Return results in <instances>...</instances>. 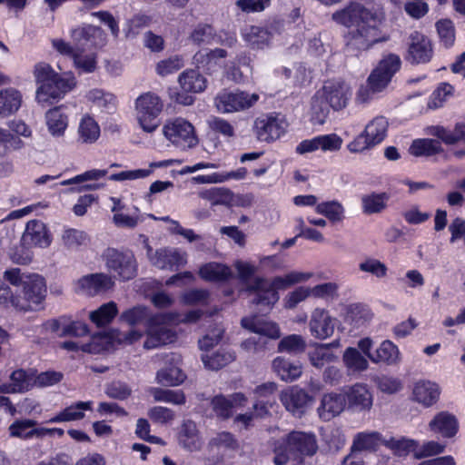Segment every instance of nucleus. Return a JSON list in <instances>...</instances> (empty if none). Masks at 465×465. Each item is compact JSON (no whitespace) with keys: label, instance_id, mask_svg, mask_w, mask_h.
I'll return each mask as SVG.
<instances>
[{"label":"nucleus","instance_id":"obj_34","mask_svg":"<svg viewBox=\"0 0 465 465\" xmlns=\"http://www.w3.org/2000/svg\"><path fill=\"white\" fill-rule=\"evenodd\" d=\"M272 369L285 381H292L302 374L301 364L291 362L282 357H277L273 360Z\"/></svg>","mask_w":465,"mask_h":465},{"label":"nucleus","instance_id":"obj_23","mask_svg":"<svg viewBox=\"0 0 465 465\" xmlns=\"http://www.w3.org/2000/svg\"><path fill=\"white\" fill-rule=\"evenodd\" d=\"M47 328L57 333L58 336H84L88 332V327L84 322L79 321H71L66 316H61L58 319L51 320L47 322Z\"/></svg>","mask_w":465,"mask_h":465},{"label":"nucleus","instance_id":"obj_49","mask_svg":"<svg viewBox=\"0 0 465 465\" xmlns=\"http://www.w3.org/2000/svg\"><path fill=\"white\" fill-rule=\"evenodd\" d=\"M384 445L391 449L395 455L406 456L411 452L414 455V452L418 447V441L406 438H401L400 440L391 438V440H386Z\"/></svg>","mask_w":465,"mask_h":465},{"label":"nucleus","instance_id":"obj_10","mask_svg":"<svg viewBox=\"0 0 465 465\" xmlns=\"http://www.w3.org/2000/svg\"><path fill=\"white\" fill-rule=\"evenodd\" d=\"M388 127L389 123L385 117L373 118L363 133L348 144V149L352 153H359L381 143L387 135Z\"/></svg>","mask_w":465,"mask_h":465},{"label":"nucleus","instance_id":"obj_38","mask_svg":"<svg viewBox=\"0 0 465 465\" xmlns=\"http://www.w3.org/2000/svg\"><path fill=\"white\" fill-rule=\"evenodd\" d=\"M390 194L387 193H371L361 197L362 211L366 214L381 213L387 208Z\"/></svg>","mask_w":465,"mask_h":465},{"label":"nucleus","instance_id":"obj_57","mask_svg":"<svg viewBox=\"0 0 465 465\" xmlns=\"http://www.w3.org/2000/svg\"><path fill=\"white\" fill-rule=\"evenodd\" d=\"M213 407H238L247 403V397L242 392H235L229 396L218 394L212 399Z\"/></svg>","mask_w":465,"mask_h":465},{"label":"nucleus","instance_id":"obj_47","mask_svg":"<svg viewBox=\"0 0 465 465\" xmlns=\"http://www.w3.org/2000/svg\"><path fill=\"white\" fill-rule=\"evenodd\" d=\"M441 151L440 142L433 139L415 140L410 147V153L415 156L433 155Z\"/></svg>","mask_w":465,"mask_h":465},{"label":"nucleus","instance_id":"obj_42","mask_svg":"<svg viewBox=\"0 0 465 465\" xmlns=\"http://www.w3.org/2000/svg\"><path fill=\"white\" fill-rule=\"evenodd\" d=\"M429 134L442 140L446 144H454L460 141L465 142V125L457 124L453 131L445 129L442 126H431Z\"/></svg>","mask_w":465,"mask_h":465},{"label":"nucleus","instance_id":"obj_32","mask_svg":"<svg viewBox=\"0 0 465 465\" xmlns=\"http://www.w3.org/2000/svg\"><path fill=\"white\" fill-rule=\"evenodd\" d=\"M430 426L432 430L440 432L445 438L454 437L459 430L456 417L444 411L436 415Z\"/></svg>","mask_w":465,"mask_h":465},{"label":"nucleus","instance_id":"obj_25","mask_svg":"<svg viewBox=\"0 0 465 465\" xmlns=\"http://www.w3.org/2000/svg\"><path fill=\"white\" fill-rule=\"evenodd\" d=\"M177 440L180 446L190 451L197 450L202 446L200 432L192 420H183L178 430Z\"/></svg>","mask_w":465,"mask_h":465},{"label":"nucleus","instance_id":"obj_14","mask_svg":"<svg viewBox=\"0 0 465 465\" xmlns=\"http://www.w3.org/2000/svg\"><path fill=\"white\" fill-rule=\"evenodd\" d=\"M433 49L430 39L417 31L409 36L406 60L412 64H425L430 61Z\"/></svg>","mask_w":465,"mask_h":465},{"label":"nucleus","instance_id":"obj_26","mask_svg":"<svg viewBox=\"0 0 465 465\" xmlns=\"http://www.w3.org/2000/svg\"><path fill=\"white\" fill-rule=\"evenodd\" d=\"M23 96L19 90L6 87L0 90V119L15 114L22 105Z\"/></svg>","mask_w":465,"mask_h":465},{"label":"nucleus","instance_id":"obj_29","mask_svg":"<svg viewBox=\"0 0 465 465\" xmlns=\"http://www.w3.org/2000/svg\"><path fill=\"white\" fill-rule=\"evenodd\" d=\"M280 400L284 407H304L313 403V397L298 386H290L282 391Z\"/></svg>","mask_w":465,"mask_h":465},{"label":"nucleus","instance_id":"obj_64","mask_svg":"<svg viewBox=\"0 0 465 465\" xmlns=\"http://www.w3.org/2000/svg\"><path fill=\"white\" fill-rule=\"evenodd\" d=\"M438 34L443 45L448 47L453 45L455 40L454 27L450 20H441L436 24Z\"/></svg>","mask_w":465,"mask_h":465},{"label":"nucleus","instance_id":"obj_48","mask_svg":"<svg viewBox=\"0 0 465 465\" xmlns=\"http://www.w3.org/2000/svg\"><path fill=\"white\" fill-rule=\"evenodd\" d=\"M330 108L331 107L329 104H326L325 99L317 92L312 101V122L314 124H323L329 115Z\"/></svg>","mask_w":465,"mask_h":465},{"label":"nucleus","instance_id":"obj_13","mask_svg":"<svg viewBox=\"0 0 465 465\" xmlns=\"http://www.w3.org/2000/svg\"><path fill=\"white\" fill-rule=\"evenodd\" d=\"M401 64V61L399 55L390 54L384 56L367 79V83L372 91L381 92L391 82L396 72L400 70Z\"/></svg>","mask_w":465,"mask_h":465},{"label":"nucleus","instance_id":"obj_56","mask_svg":"<svg viewBox=\"0 0 465 465\" xmlns=\"http://www.w3.org/2000/svg\"><path fill=\"white\" fill-rule=\"evenodd\" d=\"M184 66L183 58L180 55H173L167 59L159 61L156 64L155 71L160 76H166L173 74Z\"/></svg>","mask_w":465,"mask_h":465},{"label":"nucleus","instance_id":"obj_21","mask_svg":"<svg viewBox=\"0 0 465 465\" xmlns=\"http://www.w3.org/2000/svg\"><path fill=\"white\" fill-rule=\"evenodd\" d=\"M341 143L342 140L336 134L320 135L300 143L296 147V152L303 154L318 149L322 151H337L341 148Z\"/></svg>","mask_w":465,"mask_h":465},{"label":"nucleus","instance_id":"obj_16","mask_svg":"<svg viewBox=\"0 0 465 465\" xmlns=\"http://www.w3.org/2000/svg\"><path fill=\"white\" fill-rule=\"evenodd\" d=\"M217 35L214 29L206 24H199L190 34V40L195 45H213L221 44L225 46L232 47L236 43V37L232 35L223 33Z\"/></svg>","mask_w":465,"mask_h":465},{"label":"nucleus","instance_id":"obj_40","mask_svg":"<svg viewBox=\"0 0 465 465\" xmlns=\"http://www.w3.org/2000/svg\"><path fill=\"white\" fill-rule=\"evenodd\" d=\"M100 136V127L94 118L85 115L78 127V139L83 143H94Z\"/></svg>","mask_w":465,"mask_h":465},{"label":"nucleus","instance_id":"obj_18","mask_svg":"<svg viewBox=\"0 0 465 465\" xmlns=\"http://www.w3.org/2000/svg\"><path fill=\"white\" fill-rule=\"evenodd\" d=\"M335 319L324 309L317 308L311 315L309 329L311 334L319 340H325L334 332Z\"/></svg>","mask_w":465,"mask_h":465},{"label":"nucleus","instance_id":"obj_30","mask_svg":"<svg viewBox=\"0 0 465 465\" xmlns=\"http://www.w3.org/2000/svg\"><path fill=\"white\" fill-rule=\"evenodd\" d=\"M242 35L252 49H263L268 46L272 36L266 28L256 25L246 26Z\"/></svg>","mask_w":465,"mask_h":465},{"label":"nucleus","instance_id":"obj_54","mask_svg":"<svg viewBox=\"0 0 465 465\" xmlns=\"http://www.w3.org/2000/svg\"><path fill=\"white\" fill-rule=\"evenodd\" d=\"M199 197L209 201L213 205L225 204L232 199V193L225 188H211L203 190L198 193Z\"/></svg>","mask_w":465,"mask_h":465},{"label":"nucleus","instance_id":"obj_7","mask_svg":"<svg viewBox=\"0 0 465 465\" xmlns=\"http://www.w3.org/2000/svg\"><path fill=\"white\" fill-rule=\"evenodd\" d=\"M52 47L61 55L73 60L75 69L90 74L97 68V54L92 51H86L84 47H74L69 42L62 38L51 40Z\"/></svg>","mask_w":465,"mask_h":465},{"label":"nucleus","instance_id":"obj_52","mask_svg":"<svg viewBox=\"0 0 465 465\" xmlns=\"http://www.w3.org/2000/svg\"><path fill=\"white\" fill-rule=\"evenodd\" d=\"M234 359V353L225 351H219L211 356L207 354L202 356L205 367L211 370H219L233 361Z\"/></svg>","mask_w":465,"mask_h":465},{"label":"nucleus","instance_id":"obj_51","mask_svg":"<svg viewBox=\"0 0 465 465\" xmlns=\"http://www.w3.org/2000/svg\"><path fill=\"white\" fill-rule=\"evenodd\" d=\"M306 341L302 336L291 334L282 338L278 344V351L288 353H301L305 351Z\"/></svg>","mask_w":465,"mask_h":465},{"label":"nucleus","instance_id":"obj_46","mask_svg":"<svg viewBox=\"0 0 465 465\" xmlns=\"http://www.w3.org/2000/svg\"><path fill=\"white\" fill-rule=\"evenodd\" d=\"M334 345L335 343L316 345L315 348L309 352L311 363L316 368H322L326 363L333 361L336 356L331 351V346Z\"/></svg>","mask_w":465,"mask_h":465},{"label":"nucleus","instance_id":"obj_43","mask_svg":"<svg viewBox=\"0 0 465 465\" xmlns=\"http://www.w3.org/2000/svg\"><path fill=\"white\" fill-rule=\"evenodd\" d=\"M148 392L156 402L173 405H183L185 403V396L181 390L151 388Z\"/></svg>","mask_w":465,"mask_h":465},{"label":"nucleus","instance_id":"obj_39","mask_svg":"<svg viewBox=\"0 0 465 465\" xmlns=\"http://www.w3.org/2000/svg\"><path fill=\"white\" fill-rule=\"evenodd\" d=\"M102 31L99 27L92 25H82L75 26L70 30V43L74 47H84L88 42L92 40L97 34Z\"/></svg>","mask_w":465,"mask_h":465},{"label":"nucleus","instance_id":"obj_3","mask_svg":"<svg viewBox=\"0 0 465 465\" xmlns=\"http://www.w3.org/2000/svg\"><path fill=\"white\" fill-rule=\"evenodd\" d=\"M4 280L13 286H21V293L16 295L15 309L21 312L36 310L46 296V282L37 273L23 272L19 268H11L4 272Z\"/></svg>","mask_w":465,"mask_h":465},{"label":"nucleus","instance_id":"obj_12","mask_svg":"<svg viewBox=\"0 0 465 465\" xmlns=\"http://www.w3.org/2000/svg\"><path fill=\"white\" fill-rule=\"evenodd\" d=\"M288 123L281 114H262L254 121V133L261 142H272L285 134Z\"/></svg>","mask_w":465,"mask_h":465},{"label":"nucleus","instance_id":"obj_4","mask_svg":"<svg viewBox=\"0 0 465 465\" xmlns=\"http://www.w3.org/2000/svg\"><path fill=\"white\" fill-rule=\"evenodd\" d=\"M163 106L162 98L153 92L143 93L135 99V118L143 132L152 134L159 127L158 117Z\"/></svg>","mask_w":465,"mask_h":465},{"label":"nucleus","instance_id":"obj_58","mask_svg":"<svg viewBox=\"0 0 465 465\" xmlns=\"http://www.w3.org/2000/svg\"><path fill=\"white\" fill-rule=\"evenodd\" d=\"M23 142L10 131L0 127V156L5 155L11 150L20 149Z\"/></svg>","mask_w":465,"mask_h":465},{"label":"nucleus","instance_id":"obj_8","mask_svg":"<svg viewBox=\"0 0 465 465\" xmlns=\"http://www.w3.org/2000/svg\"><path fill=\"white\" fill-rule=\"evenodd\" d=\"M102 257L106 268L113 272L120 280L129 281L136 276L137 262L133 252L107 248Z\"/></svg>","mask_w":465,"mask_h":465},{"label":"nucleus","instance_id":"obj_37","mask_svg":"<svg viewBox=\"0 0 465 465\" xmlns=\"http://www.w3.org/2000/svg\"><path fill=\"white\" fill-rule=\"evenodd\" d=\"M347 402L351 406L371 407L372 405V394L366 385L356 383L347 391Z\"/></svg>","mask_w":465,"mask_h":465},{"label":"nucleus","instance_id":"obj_17","mask_svg":"<svg viewBox=\"0 0 465 465\" xmlns=\"http://www.w3.org/2000/svg\"><path fill=\"white\" fill-rule=\"evenodd\" d=\"M52 237L46 225L39 220H31L26 223L22 236V243L26 247L46 248L51 244Z\"/></svg>","mask_w":465,"mask_h":465},{"label":"nucleus","instance_id":"obj_50","mask_svg":"<svg viewBox=\"0 0 465 465\" xmlns=\"http://www.w3.org/2000/svg\"><path fill=\"white\" fill-rule=\"evenodd\" d=\"M343 361L346 367L352 371H363L369 366L366 358L357 349L351 347L346 349Z\"/></svg>","mask_w":465,"mask_h":465},{"label":"nucleus","instance_id":"obj_31","mask_svg":"<svg viewBox=\"0 0 465 465\" xmlns=\"http://www.w3.org/2000/svg\"><path fill=\"white\" fill-rule=\"evenodd\" d=\"M35 425L34 420H16L9 426V433L12 437L25 440L45 436V428H35Z\"/></svg>","mask_w":465,"mask_h":465},{"label":"nucleus","instance_id":"obj_33","mask_svg":"<svg viewBox=\"0 0 465 465\" xmlns=\"http://www.w3.org/2000/svg\"><path fill=\"white\" fill-rule=\"evenodd\" d=\"M413 397L417 402L431 406L437 402L440 397L439 386L430 381H419L414 386Z\"/></svg>","mask_w":465,"mask_h":465},{"label":"nucleus","instance_id":"obj_60","mask_svg":"<svg viewBox=\"0 0 465 465\" xmlns=\"http://www.w3.org/2000/svg\"><path fill=\"white\" fill-rule=\"evenodd\" d=\"M371 318L370 310L360 304L351 305L347 312V320L359 327Z\"/></svg>","mask_w":465,"mask_h":465},{"label":"nucleus","instance_id":"obj_20","mask_svg":"<svg viewBox=\"0 0 465 465\" xmlns=\"http://www.w3.org/2000/svg\"><path fill=\"white\" fill-rule=\"evenodd\" d=\"M291 441V453L298 458L314 455L318 450L316 438L313 434H307L301 431L289 433Z\"/></svg>","mask_w":465,"mask_h":465},{"label":"nucleus","instance_id":"obj_11","mask_svg":"<svg viewBox=\"0 0 465 465\" xmlns=\"http://www.w3.org/2000/svg\"><path fill=\"white\" fill-rule=\"evenodd\" d=\"M76 86V80L73 74H64L38 86L36 100L43 106L53 104L61 99L66 93Z\"/></svg>","mask_w":465,"mask_h":465},{"label":"nucleus","instance_id":"obj_35","mask_svg":"<svg viewBox=\"0 0 465 465\" xmlns=\"http://www.w3.org/2000/svg\"><path fill=\"white\" fill-rule=\"evenodd\" d=\"M45 119L48 131L52 135H64L68 125V118L67 115L61 111L60 107L48 110L45 114Z\"/></svg>","mask_w":465,"mask_h":465},{"label":"nucleus","instance_id":"obj_63","mask_svg":"<svg viewBox=\"0 0 465 465\" xmlns=\"http://www.w3.org/2000/svg\"><path fill=\"white\" fill-rule=\"evenodd\" d=\"M213 446L217 448H224L235 450L239 448L238 440L234 435L228 431H222L216 434L210 442Z\"/></svg>","mask_w":465,"mask_h":465},{"label":"nucleus","instance_id":"obj_6","mask_svg":"<svg viewBox=\"0 0 465 465\" xmlns=\"http://www.w3.org/2000/svg\"><path fill=\"white\" fill-rule=\"evenodd\" d=\"M163 134L173 145L183 151L195 147L199 143L194 126L182 117L166 120Z\"/></svg>","mask_w":465,"mask_h":465},{"label":"nucleus","instance_id":"obj_27","mask_svg":"<svg viewBox=\"0 0 465 465\" xmlns=\"http://www.w3.org/2000/svg\"><path fill=\"white\" fill-rule=\"evenodd\" d=\"M34 385V373L23 369L13 371L10 375V382L0 386V391L4 393H16L28 391Z\"/></svg>","mask_w":465,"mask_h":465},{"label":"nucleus","instance_id":"obj_61","mask_svg":"<svg viewBox=\"0 0 465 465\" xmlns=\"http://www.w3.org/2000/svg\"><path fill=\"white\" fill-rule=\"evenodd\" d=\"M445 450V445L439 443L435 440H429L418 447L414 452V459L421 460L423 458L439 455Z\"/></svg>","mask_w":465,"mask_h":465},{"label":"nucleus","instance_id":"obj_9","mask_svg":"<svg viewBox=\"0 0 465 465\" xmlns=\"http://www.w3.org/2000/svg\"><path fill=\"white\" fill-rule=\"evenodd\" d=\"M258 100L259 95L257 94L225 89L215 96L214 105L221 114H232L250 109Z\"/></svg>","mask_w":465,"mask_h":465},{"label":"nucleus","instance_id":"obj_22","mask_svg":"<svg viewBox=\"0 0 465 465\" xmlns=\"http://www.w3.org/2000/svg\"><path fill=\"white\" fill-rule=\"evenodd\" d=\"M241 325L249 331L270 339H278L281 335L277 323L258 315L243 317L241 320Z\"/></svg>","mask_w":465,"mask_h":465},{"label":"nucleus","instance_id":"obj_15","mask_svg":"<svg viewBox=\"0 0 465 465\" xmlns=\"http://www.w3.org/2000/svg\"><path fill=\"white\" fill-rule=\"evenodd\" d=\"M318 92L335 111L344 108L351 95L350 86L342 81H328Z\"/></svg>","mask_w":465,"mask_h":465},{"label":"nucleus","instance_id":"obj_1","mask_svg":"<svg viewBox=\"0 0 465 465\" xmlns=\"http://www.w3.org/2000/svg\"><path fill=\"white\" fill-rule=\"evenodd\" d=\"M331 18L346 27L354 25L344 35L346 52L351 55L359 56L375 45L390 40V35L381 27L385 15L380 9L354 3L333 13Z\"/></svg>","mask_w":465,"mask_h":465},{"label":"nucleus","instance_id":"obj_55","mask_svg":"<svg viewBox=\"0 0 465 465\" xmlns=\"http://www.w3.org/2000/svg\"><path fill=\"white\" fill-rule=\"evenodd\" d=\"M315 210L318 213L324 215L331 222H339L343 218L344 209L342 205L336 201L319 203Z\"/></svg>","mask_w":465,"mask_h":465},{"label":"nucleus","instance_id":"obj_59","mask_svg":"<svg viewBox=\"0 0 465 465\" xmlns=\"http://www.w3.org/2000/svg\"><path fill=\"white\" fill-rule=\"evenodd\" d=\"M64 244L70 249L78 248L81 245H85L88 242L87 235L76 229H67L62 235Z\"/></svg>","mask_w":465,"mask_h":465},{"label":"nucleus","instance_id":"obj_19","mask_svg":"<svg viewBox=\"0 0 465 465\" xmlns=\"http://www.w3.org/2000/svg\"><path fill=\"white\" fill-rule=\"evenodd\" d=\"M78 285L85 294L94 296L111 290L114 282L112 276L101 272L83 276L79 279Z\"/></svg>","mask_w":465,"mask_h":465},{"label":"nucleus","instance_id":"obj_5","mask_svg":"<svg viewBox=\"0 0 465 465\" xmlns=\"http://www.w3.org/2000/svg\"><path fill=\"white\" fill-rule=\"evenodd\" d=\"M289 277V273H287L283 276L274 277L272 282L262 277H256L246 287V291L254 295L252 302L271 308L279 300L277 290H285L292 286Z\"/></svg>","mask_w":465,"mask_h":465},{"label":"nucleus","instance_id":"obj_62","mask_svg":"<svg viewBox=\"0 0 465 465\" xmlns=\"http://www.w3.org/2000/svg\"><path fill=\"white\" fill-rule=\"evenodd\" d=\"M34 75L35 81L39 85L54 81L56 77L60 76L54 71L49 64L41 62L35 64L34 69Z\"/></svg>","mask_w":465,"mask_h":465},{"label":"nucleus","instance_id":"obj_41","mask_svg":"<svg viewBox=\"0 0 465 465\" xmlns=\"http://www.w3.org/2000/svg\"><path fill=\"white\" fill-rule=\"evenodd\" d=\"M399 359L400 351L398 347L389 340L383 341L374 353V356L371 357V361L373 362H383L389 365L397 363Z\"/></svg>","mask_w":465,"mask_h":465},{"label":"nucleus","instance_id":"obj_53","mask_svg":"<svg viewBox=\"0 0 465 465\" xmlns=\"http://www.w3.org/2000/svg\"><path fill=\"white\" fill-rule=\"evenodd\" d=\"M184 379V373L178 367L163 369L156 373V381L158 383L165 386L178 385L182 383Z\"/></svg>","mask_w":465,"mask_h":465},{"label":"nucleus","instance_id":"obj_24","mask_svg":"<svg viewBox=\"0 0 465 465\" xmlns=\"http://www.w3.org/2000/svg\"><path fill=\"white\" fill-rule=\"evenodd\" d=\"M152 263L160 269L173 270L187 262L186 253L177 249H160L151 257Z\"/></svg>","mask_w":465,"mask_h":465},{"label":"nucleus","instance_id":"obj_45","mask_svg":"<svg viewBox=\"0 0 465 465\" xmlns=\"http://www.w3.org/2000/svg\"><path fill=\"white\" fill-rule=\"evenodd\" d=\"M381 434L379 432H359L352 442L351 450L353 451H376L380 446Z\"/></svg>","mask_w":465,"mask_h":465},{"label":"nucleus","instance_id":"obj_36","mask_svg":"<svg viewBox=\"0 0 465 465\" xmlns=\"http://www.w3.org/2000/svg\"><path fill=\"white\" fill-rule=\"evenodd\" d=\"M200 276L209 282H222L232 277L230 267L217 262H209L200 268Z\"/></svg>","mask_w":465,"mask_h":465},{"label":"nucleus","instance_id":"obj_28","mask_svg":"<svg viewBox=\"0 0 465 465\" xmlns=\"http://www.w3.org/2000/svg\"><path fill=\"white\" fill-rule=\"evenodd\" d=\"M178 84L184 93H202L207 87L206 78L194 69L183 71L178 77Z\"/></svg>","mask_w":465,"mask_h":465},{"label":"nucleus","instance_id":"obj_2","mask_svg":"<svg viewBox=\"0 0 465 465\" xmlns=\"http://www.w3.org/2000/svg\"><path fill=\"white\" fill-rule=\"evenodd\" d=\"M120 319L129 325L147 322L146 339L143 343V347L147 350L155 349L174 341L175 333L167 325L174 320L172 313L150 316L146 307L136 306L124 312Z\"/></svg>","mask_w":465,"mask_h":465},{"label":"nucleus","instance_id":"obj_44","mask_svg":"<svg viewBox=\"0 0 465 465\" xmlns=\"http://www.w3.org/2000/svg\"><path fill=\"white\" fill-rule=\"evenodd\" d=\"M118 309L114 302L103 304L97 310L90 312L89 319L97 327H104L109 324L117 315Z\"/></svg>","mask_w":465,"mask_h":465}]
</instances>
